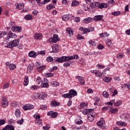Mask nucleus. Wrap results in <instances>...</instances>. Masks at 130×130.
<instances>
[{
    "mask_svg": "<svg viewBox=\"0 0 130 130\" xmlns=\"http://www.w3.org/2000/svg\"><path fill=\"white\" fill-rule=\"evenodd\" d=\"M74 58H75V57L72 56H62L60 57H54V61H55L56 62H58L59 63L60 62H64L65 61L73 60Z\"/></svg>",
    "mask_w": 130,
    "mask_h": 130,
    "instance_id": "nucleus-1",
    "label": "nucleus"
},
{
    "mask_svg": "<svg viewBox=\"0 0 130 130\" xmlns=\"http://www.w3.org/2000/svg\"><path fill=\"white\" fill-rule=\"evenodd\" d=\"M19 43H20V39H15L7 44V45L5 46V47L7 48H13V47L18 46Z\"/></svg>",
    "mask_w": 130,
    "mask_h": 130,
    "instance_id": "nucleus-2",
    "label": "nucleus"
},
{
    "mask_svg": "<svg viewBox=\"0 0 130 130\" xmlns=\"http://www.w3.org/2000/svg\"><path fill=\"white\" fill-rule=\"evenodd\" d=\"M77 93L76 90L71 89L68 93L63 94L62 97H63V98H69L70 99V98H73V97H75V96H77Z\"/></svg>",
    "mask_w": 130,
    "mask_h": 130,
    "instance_id": "nucleus-3",
    "label": "nucleus"
},
{
    "mask_svg": "<svg viewBox=\"0 0 130 130\" xmlns=\"http://www.w3.org/2000/svg\"><path fill=\"white\" fill-rule=\"evenodd\" d=\"M57 41H59V38H58V36L56 34L54 35L52 38L49 39V42L51 44L56 43Z\"/></svg>",
    "mask_w": 130,
    "mask_h": 130,
    "instance_id": "nucleus-4",
    "label": "nucleus"
},
{
    "mask_svg": "<svg viewBox=\"0 0 130 130\" xmlns=\"http://www.w3.org/2000/svg\"><path fill=\"white\" fill-rule=\"evenodd\" d=\"M120 118L125 121H128L130 119V115L128 113H125L121 115Z\"/></svg>",
    "mask_w": 130,
    "mask_h": 130,
    "instance_id": "nucleus-5",
    "label": "nucleus"
},
{
    "mask_svg": "<svg viewBox=\"0 0 130 130\" xmlns=\"http://www.w3.org/2000/svg\"><path fill=\"white\" fill-rule=\"evenodd\" d=\"M105 121H104V118H101L100 119V120L96 123V124L99 127H101V128H104V124H105Z\"/></svg>",
    "mask_w": 130,
    "mask_h": 130,
    "instance_id": "nucleus-6",
    "label": "nucleus"
},
{
    "mask_svg": "<svg viewBox=\"0 0 130 130\" xmlns=\"http://www.w3.org/2000/svg\"><path fill=\"white\" fill-rule=\"evenodd\" d=\"M90 72L91 74H94L95 76L96 77H98L99 78H100V77L102 76V73H101L99 70H91Z\"/></svg>",
    "mask_w": 130,
    "mask_h": 130,
    "instance_id": "nucleus-7",
    "label": "nucleus"
},
{
    "mask_svg": "<svg viewBox=\"0 0 130 130\" xmlns=\"http://www.w3.org/2000/svg\"><path fill=\"white\" fill-rule=\"evenodd\" d=\"M103 15H96L93 18V21L95 22H98L99 21H104L103 20Z\"/></svg>",
    "mask_w": 130,
    "mask_h": 130,
    "instance_id": "nucleus-8",
    "label": "nucleus"
},
{
    "mask_svg": "<svg viewBox=\"0 0 130 130\" xmlns=\"http://www.w3.org/2000/svg\"><path fill=\"white\" fill-rule=\"evenodd\" d=\"M75 78L79 81L80 85H85V79H84V77L82 76H76Z\"/></svg>",
    "mask_w": 130,
    "mask_h": 130,
    "instance_id": "nucleus-9",
    "label": "nucleus"
},
{
    "mask_svg": "<svg viewBox=\"0 0 130 130\" xmlns=\"http://www.w3.org/2000/svg\"><path fill=\"white\" fill-rule=\"evenodd\" d=\"M42 82H43V84L41 85L42 88H48L49 86L48 84V80L44 78L43 81Z\"/></svg>",
    "mask_w": 130,
    "mask_h": 130,
    "instance_id": "nucleus-10",
    "label": "nucleus"
},
{
    "mask_svg": "<svg viewBox=\"0 0 130 130\" xmlns=\"http://www.w3.org/2000/svg\"><path fill=\"white\" fill-rule=\"evenodd\" d=\"M52 52L56 53V52H58L59 50V48H58V46L56 44H54L52 46Z\"/></svg>",
    "mask_w": 130,
    "mask_h": 130,
    "instance_id": "nucleus-11",
    "label": "nucleus"
},
{
    "mask_svg": "<svg viewBox=\"0 0 130 130\" xmlns=\"http://www.w3.org/2000/svg\"><path fill=\"white\" fill-rule=\"evenodd\" d=\"M24 110H30V109H33L34 108V106L30 104H27L23 107Z\"/></svg>",
    "mask_w": 130,
    "mask_h": 130,
    "instance_id": "nucleus-12",
    "label": "nucleus"
},
{
    "mask_svg": "<svg viewBox=\"0 0 130 130\" xmlns=\"http://www.w3.org/2000/svg\"><path fill=\"white\" fill-rule=\"evenodd\" d=\"M57 114H58L57 112H53V111H50L47 113V115H49L52 118H54L55 117H56Z\"/></svg>",
    "mask_w": 130,
    "mask_h": 130,
    "instance_id": "nucleus-13",
    "label": "nucleus"
},
{
    "mask_svg": "<svg viewBox=\"0 0 130 130\" xmlns=\"http://www.w3.org/2000/svg\"><path fill=\"white\" fill-rule=\"evenodd\" d=\"M11 30L13 31V32H21L22 31V27L20 26H13L12 27Z\"/></svg>",
    "mask_w": 130,
    "mask_h": 130,
    "instance_id": "nucleus-14",
    "label": "nucleus"
},
{
    "mask_svg": "<svg viewBox=\"0 0 130 130\" xmlns=\"http://www.w3.org/2000/svg\"><path fill=\"white\" fill-rule=\"evenodd\" d=\"M80 31H82L83 32H81V34L83 35L84 34H86L87 32H90V30H89V28H84L83 27H81L79 28Z\"/></svg>",
    "mask_w": 130,
    "mask_h": 130,
    "instance_id": "nucleus-15",
    "label": "nucleus"
},
{
    "mask_svg": "<svg viewBox=\"0 0 130 130\" xmlns=\"http://www.w3.org/2000/svg\"><path fill=\"white\" fill-rule=\"evenodd\" d=\"M8 105H9V102L7 100V98H3L2 100V106H3V107H7Z\"/></svg>",
    "mask_w": 130,
    "mask_h": 130,
    "instance_id": "nucleus-16",
    "label": "nucleus"
},
{
    "mask_svg": "<svg viewBox=\"0 0 130 130\" xmlns=\"http://www.w3.org/2000/svg\"><path fill=\"white\" fill-rule=\"evenodd\" d=\"M2 130H15V127L13 125H7L2 128Z\"/></svg>",
    "mask_w": 130,
    "mask_h": 130,
    "instance_id": "nucleus-17",
    "label": "nucleus"
},
{
    "mask_svg": "<svg viewBox=\"0 0 130 130\" xmlns=\"http://www.w3.org/2000/svg\"><path fill=\"white\" fill-rule=\"evenodd\" d=\"M43 36V35L40 33H36L34 35L35 39H36L37 40H40L42 38Z\"/></svg>",
    "mask_w": 130,
    "mask_h": 130,
    "instance_id": "nucleus-18",
    "label": "nucleus"
},
{
    "mask_svg": "<svg viewBox=\"0 0 130 130\" xmlns=\"http://www.w3.org/2000/svg\"><path fill=\"white\" fill-rule=\"evenodd\" d=\"M95 118V116L92 114H90L88 115L87 119L88 121L90 122H92L94 120V118Z\"/></svg>",
    "mask_w": 130,
    "mask_h": 130,
    "instance_id": "nucleus-19",
    "label": "nucleus"
},
{
    "mask_svg": "<svg viewBox=\"0 0 130 130\" xmlns=\"http://www.w3.org/2000/svg\"><path fill=\"white\" fill-rule=\"evenodd\" d=\"M98 8H99V9H102L103 8H107V5L105 3H102L100 4V3H98Z\"/></svg>",
    "mask_w": 130,
    "mask_h": 130,
    "instance_id": "nucleus-20",
    "label": "nucleus"
},
{
    "mask_svg": "<svg viewBox=\"0 0 130 130\" xmlns=\"http://www.w3.org/2000/svg\"><path fill=\"white\" fill-rule=\"evenodd\" d=\"M16 6V8L17 10H22L23 9H24V4H17L16 3L15 4Z\"/></svg>",
    "mask_w": 130,
    "mask_h": 130,
    "instance_id": "nucleus-21",
    "label": "nucleus"
},
{
    "mask_svg": "<svg viewBox=\"0 0 130 130\" xmlns=\"http://www.w3.org/2000/svg\"><path fill=\"white\" fill-rule=\"evenodd\" d=\"M72 16L71 14H67L62 16V19L63 21H68L70 19V17Z\"/></svg>",
    "mask_w": 130,
    "mask_h": 130,
    "instance_id": "nucleus-22",
    "label": "nucleus"
},
{
    "mask_svg": "<svg viewBox=\"0 0 130 130\" xmlns=\"http://www.w3.org/2000/svg\"><path fill=\"white\" fill-rule=\"evenodd\" d=\"M28 84H29V77L28 76H25L24 77L23 85L24 86H28Z\"/></svg>",
    "mask_w": 130,
    "mask_h": 130,
    "instance_id": "nucleus-23",
    "label": "nucleus"
},
{
    "mask_svg": "<svg viewBox=\"0 0 130 130\" xmlns=\"http://www.w3.org/2000/svg\"><path fill=\"white\" fill-rule=\"evenodd\" d=\"M28 56L29 57H36V56H37V54L36 52L30 51L28 53Z\"/></svg>",
    "mask_w": 130,
    "mask_h": 130,
    "instance_id": "nucleus-24",
    "label": "nucleus"
},
{
    "mask_svg": "<svg viewBox=\"0 0 130 130\" xmlns=\"http://www.w3.org/2000/svg\"><path fill=\"white\" fill-rule=\"evenodd\" d=\"M15 115L16 116L17 118L21 117V111H20L18 109H17L15 112Z\"/></svg>",
    "mask_w": 130,
    "mask_h": 130,
    "instance_id": "nucleus-25",
    "label": "nucleus"
},
{
    "mask_svg": "<svg viewBox=\"0 0 130 130\" xmlns=\"http://www.w3.org/2000/svg\"><path fill=\"white\" fill-rule=\"evenodd\" d=\"M116 124H117V125H119V126H125V125H126V123H125V122L118 121L116 122Z\"/></svg>",
    "mask_w": 130,
    "mask_h": 130,
    "instance_id": "nucleus-26",
    "label": "nucleus"
},
{
    "mask_svg": "<svg viewBox=\"0 0 130 130\" xmlns=\"http://www.w3.org/2000/svg\"><path fill=\"white\" fill-rule=\"evenodd\" d=\"M98 2H94L90 4V7L92 9H96V8H98Z\"/></svg>",
    "mask_w": 130,
    "mask_h": 130,
    "instance_id": "nucleus-27",
    "label": "nucleus"
},
{
    "mask_svg": "<svg viewBox=\"0 0 130 130\" xmlns=\"http://www.w3.org/2000/svg\"><path fill=\"white\" fill-rule=\"evenodd\" d=\"M84 22H85L86 24H89V23H91V22H92V18L88 17L87 18H85Z\"/></svg>",
    "mask_w": 130,
    "mask_h": 130,
    "instance_id": "nucleus-28",
    "label": "nucleus"
},
{
    "mask_svg": "<svg viewBox=\"0 0 130 130\" xmlns=\"http://www.w3.org/2000/svg\"><path fill=\"white\" fill-rule=\"evenodd\" d=\"M122 101L121 100H119L117 101L116 102L114 103V106L116 107H117L118 106H120V105L122 104Z\"/></svg>",
    "mask_w": 130,
    "mask_h": 130,
    "instance_id": "nucleus-29",
    "label": "nucleus"
},
{
    "mask_svg": "<svg viewBox=\"0 0 130 130\" xmlns=\"http://www.w3.org/2000/svg\"><path fill=\"white\" fill-rule=\"evenodd\" d=\"M79 4H80V2L74 1L72 2L71 6L72 7H77V6H79Z\"/></svg>",
    "mask_w": 130,
    "mask_h": 130,
    "instance_id": "nucleus-30",
    "label": "nucleus"
},
{
    "mask_svg": "<svg viewBox=\"0 0 130 130\" xmlns=\"http://www.w3.org/2000/svg\"><path fill=\"white\" fill-rule=\"evenodd\" d=\"M12 37H13V32H12V31H9L8 34V37L9 38L7 37L5 39V42H6V40H8V39H10V38H12Z\"/></svg>",
    "mask_w": 130,
    "mask_h": 130,
    "instance_id": "nucleus-31",
    "label": "nucleus"
},
{
    "mask_svg": "<svg viewBox=\"0 0 130 130\" xmlns=\"http://www.w3.org/2000/svg\"><path fill=\"white\" fill-rule=\"evenodd\" d=\"M51 105H52L53 106H59V105H60V104H59V103H58L57 102H56L55 101H52Z\"/></svg>",
    "mask_w": 130,
    "mask_h": 130,
    "instance_id": "nucleus-32",
    "label": "nucleus"
},
{
    "mask_svg": "<svg viewBox=\"0 0 130 130\" xmlns=\"http://www.w3.org/2000/svg\"><path fill=\"white\" fill-rule=\"evenodd\" d=\"M33 68H34V64H30L27 67V71H29V73H31V71L33 70Z\"/></svg>",
    "mask_w": 130,
    "mask_h": 130,
    "instance_id": "nucleus-33",
    "label": "nucleus"
},
{
    "mask_svg": "<svg viewBox=\"0 0 130 130\" xmlns=\"http://www.w3.org/2000/svg\"><path fill=\"white\" fill-rule=\"evenodd\" d=\"M51 85H52L53 87H57L59 86V83L56 81H53L51 83Z\"/></svg>",
    "mask_w": 130,
    "mask_h": 130,
    "instance_id": "nucleus-34",
    "label": "nucleus"
},
{
    "mask_svg": "<svg viewBox=\"0 0 130 130\" xmlns=\"http://www.w3.org/2000/svg\"><path fill=\"white\" fill-rule=\"evenodd\" d=\"M46 8L47 10L49 11L50 10H52V9H54V8H55V6H53V5L52 4H49V5L47 6Z\"/></svg>",
    "mask_w": 130,
    "mask_h": 130,
    "instance_id": "nucleus-35",
    "label": "nucleus"
},
{
    "mask_svg": "<svg viewBox=\"0 0 130 130\" xmlns=\"http://www.w3.org/2000/svg\"><path fill=\"white\" fill-rule=\"evenodd\" d=\"M9 68L11 71H14L16 69V66L14 64H10Z\"/></svg>",
    "mask_w": 130,
    "mask_h": 130,
    "instance_id": "nucleus-36",
    "label": "nucleus"
},
{
    "mask_svg": "<svg viewBox=\"0 0 130 130\" xmlns=\"http://www.w3.org/2000/svg\"><path fill=\"white\" fill-rule=\"evenodd\" d=\"M46 60L48 62H51V61H53V60H54V58H52L51 56H49L47 57Z\"/></svg>",
    "mask_w": 130,
    "mask_h": 130,
    "instance_id": "nucleus-37",
    "label": "nucleus"
},
{
    "mask_svg": "<svg viewBox=\"0 0 130 130\" xmlns=\"http://www.w3.org/2000/svg\"><path fill=\"white\" fill-rule=\"evenodd\" d=\"M106 45H107L108 47H110L111 46V40L108 39L106 41Z\"/></svg>",
    "mask_w": 130,
    "mask_h": 130,
    "instance_id": "nucleus-38",
    "label": "nucleus"
},
{
    "mask_svg": "<svg viewBox=\"0 0 130 130\" xmlns=\"http://www.w3.org/2000/svg\"><path fill=\"white\" fill-rule=\"evenodd\" d=\"M38 88V86H37V85H32L30 87V89L31 91H34L35 90H37Z\"/></svg>",
    "mask_w": 130,
    "mask_h": 130,
    "instance_id": "nucleus-39",
    "label": "nucleus"
},
{
    "mask_svg": "<svg viewBox=\"0 0 130 130\" xmlns=\"http://www.w3.org/2000/svg\"><path fill=\"white\" fill-rule=\"evenodd\" d=\"M83 9L84 11H89V5L87 4H83Z\"/></svg>",
    "mask_w": 130,
    "mask_h": 130,
    "instance_id": "nucleus-40",
    "label": "nucleus"
},
{
    "mask_svg": "<svg viewBox=\"0 0 130 130\" xmlns=\"http://www.w3.org/2000/svg\"><path fill=\"white\" fill-rule=\"evenodd\" d=\"M103 81L106 83H109L111 81V78L106 77L105 78L103 79Z\"/></svg>",
    "mask_w": 130,
    "mask_h": 130,
    "instance_id": "nucleus-41",
    "label": "nucleus"
},
{
    "mask_svg": "<svg viewBox=\"0 0 130 130\" xmlns=\"http://www.w3.org/2000/svg\"><path fill=\"white\" fill-rule=\"evenodd\" d=\"M118 109L117 108L113 109L112 108H111L110 109V111L111 112V113H115V112H117Z\"/></svg>",
    "mask_w": 130,
    "mask_h": 130,
    "instance_id": "nucleus-42",
    "label": "nucleus"
},
{
    "mask_svg": "<svg viewBox=\"0 0 130 130\" xmlns=\"http://www.w3.org/2000/svg\"><path fill=\"white\" fill-rule=\"evenodd\" d=\"M47 97V94L46 93H43L42 94H41V99H43V100H44V98H46Z\"/></svg>",
    "mask_w": 130,
    "mask_h": 130,
    "instance_id": "nucleus-43",
    "label": "nucleus"
},
{
    "mask_svg": "<svg viewBox=\"0 0 130 130\" xmlns=\"http://www.w3.org/2000/svg\"><path fill=\"white\" fill-rule=\"evenodd\" d=\"M120 13H121L120 11H115L112 13V15L113 16H119V15H120Z\"/></svg>",
    "mask_w": 130,
    "mask_h": 130,
    "instance_id": "nucleus-44",
    "label": "nucleus"
},
{
    "mask_svg": "<svg viewBox=\"0 0 130 130\" xmlns=\"http://www.w3.org/2000/svg\"><path fill=\"white\" fill-rule=\"evenodd\" d=\"M49 128H50V125H49V124H47L46 126L43 127V129L44 130H49Z\"/></svg>",
    "mask_w": 130,
    "mask_h": 130,
    "instance_id": "nucleus-45",
    "label": "nucleus"
},
{
    "mask_svg": "<svg viewBox=\"0 0 130 130\" xmlns=\"http://www.w3.org/2000/svg\"><path fill=\"white\" fill-rule=\"evenodd\" d=\"M36 83L37 85H39V84L41 83V78H40V77H39L36 79Z\"/></svg>",
    "mask_w": 130,
    "mask_h": 130,
    "instance_id": "nucleus-46",
    "label": "nucleus"
},
{
    "mask_svg": "<svg viewBox=\"0 0 130 130\" xmlns=\"http://www.w3.org/2000/svg\"><path fill=\"white\" fill-rule=\"evenodd\" d=\"M67 32L70 35H73V30H71V28H68L66 29Z\"/></svg>",
    "mask_w": 130,
    "mask_h": 130,
    "instance_id": "nucleus-47",
    "label": "nucleus"
},
{
    "mask_svg": "<svg viewBox=\"0 0 130 130\" xmlns=\"http://www.w3.org/2000/svg\"><path fill=\"white\" fill-rule=\"evenodd\" d=\"M51 0H44L42 3H41L39 4V6H41V5H45V4H47L48 3H49Z\"/></svg>",
    "mask_w": 130,
    "mask_h": 130,
    "instance_id": "nucleus-48",
    "label": "nucleus"
},
{
    "mask_svg": "<svg viewBox=\"0 0 130 130\" xmlns=\"http://www.w3.org/2000/svg\"><path fill=\"white\" fill-rule=\"evenodd\" d=\"M40 109L42 110H46V109H47V106H46V105H41L40 106Z\"/></svg>",
    "mask_w": 130,
    "mask_h": 130,
    "instance_id": "nucleus-49",
    "label": "nucleus"
},
{
    "mask_svg": "<svg viewBox=\"0 0 130 130\" xmlns=\"http://www.w3.org/2000/svg\"><path fill=\"white\" fill-rule=\"evenodd\" d=\"M24 18H25V20H32V16L30 15H25Z\"/></svg>",
    "mask_w": 130,
    "mask_h": 130,
    "instance_id": "nucleus-50",
    "label": "nucleus"
},
{
    "mask_svg": "<svg viewBox=\"0 0 130 130\" xmlns=\"http://www.w3.org/2000/svg\"><path fill=\"white\" fill-rule=\"evenodd\" d=\"M45 68H46V66H41L39 69H38V70L39 72H41L42 71H43V70H45Z\"/></svg>",
    "mask_w": 130,
    "mask_h": 130,
    "instance_id": "nucleus-51",
    "label": "nucleus"
},
{
    "mask_svg": "<svg viewBox=\"0 0 130 130\" xmlns=\"http://www.w3.org/2000/svg\"><path fill=\"white\" fill-rule=\"evenodd\" d=\"M45 76L47 78H50V77H53L54 74L53 73H46Z\"/></svg>",
    "mask_w": 130,
    "mask_h": 130,
    "instance_id": "nucleus-52",
    "label": "nucleus"
},
{
    "mask_svg": "<svg viewBox=\"0 0 130 130\" xmlns=\"http://www.w3.org/2000/svg\"><path fill=\"white\" fill-rule=\"evenodd\" d=\"M117 58H122V57H124V55L123 53H120L117 55Z\"/></svg>",
    "mask_w": 130,
    "mask_h": 130,
    "instance_id": "nucleus-53",
    "label": "nucleus"
},
{
    "mask_svg": "<svg viewBox=\"0 0 130 130\" xmlns=\"http://www.w3.org/2000/svg\"><path fill=\"white\" fill-rule=\"evenodd\" d=\"M103 95L105 97V98H108L109 94H108V92H107V91H104L103 92Z\"/></svg>",
    "mask_w": 130,
    "mask_h": 130,
    "instance_id": "nucleus-54",
    "label": "nucleus"
},
{
    "mask_svg": "<svg viewBox=\"0 0 130 130\" xmlns=\"http://www.w3.org/2000/svg\"><path fill=\"white\" fill-rule=\"evenodd\" d=\"M23 122H24V119H23V118H22L21 120H18L17 121V123L18 124H23Z\"/></svg>",
    "mask_w": 130,
    "mask_h": 130,
    "instance_id": "nucleus-55",
    "label": "nucleus"
},
{
    "mask_svg": "<svg viewBox=\"0 0 130 130\" xmlns=\"http://www.w3.org/2000/svg\"><path fill=\"white\" fill-rule=\"evenodd\" d=\"M70 65L71 64L69 62H65L63 64V67H64L65 68H69Z\"/></svg>",
    "mask_w": 130,
    "mask_h": 130,
    "instance_id": "nucleus-56",
    "label": "nucleus"
},
{
    "mask_svg": "<svg viewBox=\"0 0 130 130\" xmlns=\"http://www.w3.org/2000/svg\"><path fill=\"white\" fill-rule=\"evenodd\" d=\"M114 102H115V100H111L110 102H107V104H108V105L112 106V105L113 104V103H114Z\"/></svg>",
    "mask_w": 130,
    "mask_h": 130,
    "instance_id": "nucleus-57",
    "label": "nucleus"
},
{
    "mask_svg": "<svg viewBox=\"0 0 130 130\" xmlns=\"http://www.w3.org/2000/svg\"><path fill=\"white\" fill-rule=\"evenodd\" d=\"M89 44H91V45H92V46H96V42H95V41H90L89 42Z\"/></svg>",
    "mask_w": 130,
    "mask_h": 130,
    "instance_id": "nucleus-58",
    "label": "nucleus"
},
{
    "mask_svg": "<svg viewBox=\"0 0 130 130\" xmlns=\"http://www.w3.org/2000/svg\"><path fill=\"white\" fill-rule=\"evenodd\" d=\"M36 123H38V124H41V123H42V120L41 119H37V120H36Z\"/></svg>",
    "mask_w": 130,
    "mask_h": 130,
    "instance_id": "nucleus-59",
    "label": "nucleus"
},
{
    "mask_svg": "<svg viewBox=\"0 0 130 130\" xmlns=\"http://www.w3.org/2000/svg\"><path fill=\"white\" fill-rule=\"evenodd\" d=\"M9 86H10V83H7L4 84V85L3 86V89H7V88H9Z\"/></svg>",
    "mask_w": 130,
    "mask_h": 130,
    "instance_id": "nucleus-60",
    "label": "nucleus"
},
{
    "mask_svg": "<svg viewBox=\"0 0 130 130\" xmlns=\"http://www.w3.org/2000/svg\"><path fill=\"white\" fill-rule=\"evenodd\" d=\"M34 117L36 118V119H39L40 118V115H39V114H35L34 115Z\"/></svg>",
    "mask_w": 130,
    "mask_h": 130,
    "instance_id": "nucleus-61",
    "label": "nucleus"
},
{
    "mask_svg": "<svg viewBox=\"0 0 130 130\" xmlns=\"http://www.w3.org/2000/svg\"><path fill=\"white\" fill-rule=\"evenodd\" d=\"M62 5H69V1L68 0H62Z\"/></svg>",
    "mask_w": 130,
    "mask_h": 130,
    "instance_id": "nucleus-62",
    "label": "nucleus"
},
{
    "mask_svg": "<svg viewBox=\"0 0 130 130\" xmlns=\"http://www.w3.org/2000/svg\"><path fill=\"white\" fill-rule=\"evenodd\" d=\"M77 38H78V40H81V39H84L82 35H80V34H78L77 35Z\"/></svg>",
    "mask_w": 130,
    "mask_h": 130,
    "instance_id": "nucleus-63",
    "label": "nucleus"
},
{
    "mask_svg": "<svg viewBox=\"0 0 130 130\" xmlns=\"http://www.w3.org/2000/svg\"><path fill=\"white\" fill-rule=\"evenodd\" d=\"M41 66V63L39 62H37L36 63V67L37 68V69H39Z\"/></svg>",
    "mask_w": 130,
    "mask_h": 130,
    "instance_id": "nucleus-64",
    "label": "nucleus"
}]
</instances>
